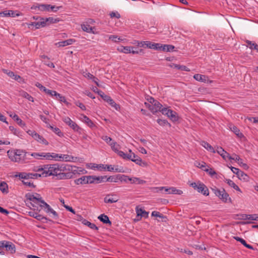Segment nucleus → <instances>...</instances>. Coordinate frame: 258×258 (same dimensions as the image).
I'll return each instance as SVG.
<instances>
[{"instance_id":"nucleus-1","label":"nucleus","mask_w":258,"mask_h":258,"mask_svg":"<svg viewBox=\"0 0 258 258\" xmlns=\"http://www.w3.org/2000/svg\"><path fill=\"white\" fill-rule=\"evenodd\" d=\"M48 165L47 170L42 172L43 176H53L56 177V179L57 180L68 179L72 178L77 172L74 169L75 166L68 164L55 163Z\"/></svg>"},{"instance_id":"nucleus-2","label":"nucleus","mask_w":258,"mask_h":258,"mask_svg":"<svg viewBox=\"0 0 258 258\" xmlns=\"http://www.w3.org/2000/svg\"><path fill=\"white\" fill-rule=\"evenodd\" d=\"M7 154L12 161L23 163L26 162V156L28 153L23 150L17 149L14 151H8Z\"/></svg>"},{"instance_id":"nucleus-3","label":"nucleus","mask_w":258,"mask_h":258,"mask_svg":"<svg viewBox=\"0 0 258 258\" xmlns=\"http://www.w3.org/2000/svg\"><path fill=\"white\" fill-rule=\"evenodd\" d=\"M211 189L215 195L223 202L227 203L229 201V202L232 203L231 199L229 197L228 194L226 192L224 188L219 189L217 187L214 186L213 188H211Z\"/></svg>"},{"instance_id":"nucleus-4","label":"nucleus","mask_w":258,"mask_h":258,"mask_svg":"<svg viewBox=\"0 0 258 258\" xmlns=\"http://www.w3.org/2000/svg\"><path fill=\"white\" fill-rule=\"evenodd\" d=\"M62 6L56 7L55 6H51L49 4H36V5H34L31 7V9L32 10H40L41 11H49L51 9L52 11L54 12H56L60 8H61Z\"/></svg>"},{"instance_id":"nucleus-5","label":"nucleus","mask_w":258,"mask_h":258,"mask_svg":"<svg viewBox=\"0 0 258 258\" xmlns=\"http://www.w3.org/2000/svg\"><path fill=\"white\" fill-rule=\"evenodd\" d=\"M25 198L27 200L31 201L30 204L34 207H35V204L38 205L41 201H43L40 195L37 193L34 194L27 193L25 195Z\"/></svg>"},{"instance_id":"nucleus-6","label":"nucleus","mask_w":258,"mask_h":258,"mask_svg":"<svg viewBox=\"0 0 258 258\" xmlns=\"http://www.w3.org/2000/svg\"><path fill=\"white\" fill-rule=\"evenodd\" d=\"M190 185L195 189L197 190L199 192L202 193L204 196H207L209 195L208 188L204 183L202 182H192L190 184Z\"/></svg>"},{"instance_id":"nucleus-7","label":"nucleus","mask_w":258,"mask_h":258,"mask_svg":"<svg viewBox=\"0 0 258 258\" xmlns=\"http://www.w3.org/2000/svg\"><path fill=\"white\" fill-rule=\"evenodd\" d=\"M151 100H153V104H150L148 103H145V104L147 107L153 113L160 111L161 107H163L162 104L157 100H155L153 98L151 97Z\"/></svg>"},{"instance_id":"nucleus-8","label":"nucleus","mask_w":258,"mask_h":258,"mask_svg":"<svg viewBox=\"0 0 258 258\" xmlns=\"http://www.w3.org/2000/svg\"><path fill=\"white\" fill-rule=\"evenodd\" d=\"M98 94L105 101L107 102L112 107H114L116 109H117L118 107H119V105L115 103L110 96L105 95L102 91H98Z\"/></svg>"},{"instance_id":"nucleus-9","label":"nucleus","mask_w":258,"mask_h":258,"mask_svg":"<svg viewBox=\"0 0 258 258\" xmlns=\"http://www.w3.org/2000/svg\"><path fill=\"white\" fill-rule=\"evenodd\" d=\"M42 173H31L26 172H20L15 175L16 177H19L21 179H27L29 178H37L42 176Z\"/></svg>"},{"instance_id":"nucleus-10","label":"nucleus","mask_w":258,"mask_h":258,"mask_svg":"<svg viewBox=\"0 0 258 258\" xmlns=\"http://www.w3.org/2000/svg\"><path fill=\"white\" fill-rule=\"evenodd\" d=\"M230 169L234 174L237 175L238 178L240 180L243 179L245 181L248 180V176L244 172L242 171L238 168L232 166L230 167Z\"/></svg>"},{"instance_id":"nucleus-11","label":"nucleus","mask_w":258,"mask_h":258,"mask_svg":"<svg viewBox=\"0 0 258 258\" xmlns=\"http://www.w3.org/2000/svg\"><path fill=\"white\" fill-rule=\"evenodd\" d=\"M63 121L69 125L72 129L76 132H80L81 131V128L77 125V124L72 120L69 117H66L63 119Z\"/></svg>"},{"instance_id":"nucleus-12","label":"nucleus","mask_w":258,"mask_h":258,"mask_svg":"<svg viewBox=\"0 0 258 258\" xmlns=\"http://www.w3.org/2000/svg\"><path fill=\"white\" fill-rule=\"evenodd\" d=\"M135 47L133 46H121L117 48V50L120 52L124 53H132L133 54L139 53L138 51L134 50Z\"/></svg>"},{"instance_id":"nucleus-13","label":"nucleus","mask_w":258,"mask_h":258,"mask_svg":"<svg viewBox=\"0 0 258 258\" xmlns=\"http://www.w3.org/2000/svg\"><path fill=\"white\" fill-rule=\"evenodd\" d=\"M31 156L37 159H46L51 160L50 153H33Z\"/></svg>"},{"instance_id":"nucleus-14","label":"nucleus","mask_w":258,"mask_h":258,"mask_svg":"<svg viewBox=\"0 0 258 258\" xmlns=\"http://www.w3.org/2000/svg\"><path fill=\"white\" fill-rule=\"evenodd\" d=\"M29 26H33L35 27V29H39L40 28L44 27L47 26L45 22L44 18H40V20L38 22H31L29 24ZM30 27V26H29Z\"/></svg>"},{"instance_id":"nucleus-15","label":"nucleus","mask_w":258,"mask_h":258,"mask_svg":"<svg viewBox=\"0 0 258 258\" xmlns=\"http://www.w3.org/2000/svg\"><path fill=\"white\" fill-rule=\"evenodd\" d=\"M118 201L116 195H107L104 199V202L105 203H116Z\"/></svg>"},{"instance_id":"nucleus-16","label":"nucleus","mask_w":258,"mask_h":258,"mask_svg":"<svg viewBox=\"0 0 258 258\" xmlns=\"http://www.w3.org/2000/svg\"><path fill=\"white\" fill-rule=\"evenodd\" d=\"M143 46L149 48L160 50V44L159 43H152L150 41H144Z\"/></svg>"},{"instance_id":"nucleus-17","label":"nucleus","mask_w":258,"mask_h":258,"mask_svg":"<svg viewBox=\"0 0 258 258\" xmlns=\"http://www.w3.org/2000/svg\"><path fill=\"white\" fill-rule=\"evenodd\" d=\"M215 151L216 152H217L220 155H221L224 160H226V158L229 157V154L221 147L217 146Z\"/></svg>"},{"instance_id":"nucleus-18","label":"nucleus","mask_w":258,"mask_h":258,"mask_svg":"<svg viewBox=\"0 0 258 258\" xmlns=\"http://www.w3.org/2000/svg\"><path fill=\"white\" fill-rule=\"evenodd\" d=\"M136 213L137 216H141L143 217H145L146 218L148 217L149 212H146L144 210L139 208V207H137L136 208Z\"/></svg>"},{"instance_id":"nucleus-19","label":"nucleus","mask_w":258,"mask_h":258,"mask_svg":"<svg viewBox=\"0 0 258 258\" xmlns=\"http://www.w3.org/2000/svg\"><path fill=\"white\" fill-rule=\"evenodd\" d=\"M75 41V39H69L64 41H60L58 43H56V45H58V47H63L66 46H68L73 44V42Z\"/></svg>"},{"instance_id":"nucleus-20","label":"nucleus","mask_w":258,"mask_h":258,"mask_svg":"<svg viewBox=\"0 0 258 258\" xmlns=\"http://www.w3.org/2000/svg\"><path fill=\"white\" fill-rule=\"evenodd\" d=\"M174 49V46L172 45L160 44V50H162L165 52H171L173 51Z\"/></svg>"},{"instance_id":"nucleus-21","label":"nucleus","mask_w":258,"mask_h":258,"mask_svg":"<svg viewBox=\"0 0 258 258\" xmlns=\"http://www.w3.org/2000/svg\"><path fill=\"white\" fill-rule=\"evenodd\" d=\"M82 119L83 121L85 122L88 126L89 127L93 128L94 127H96V125L93 122V121L87 116L85 115H82Z\"/></svg>"},{"instance_id":"nucleus-22","label":"nucleus","mask_w":258,"mask_h":258,"mask_svg":"<svg viewBox=\"0 0 258 258\" xmlns=\"http://www.w3.org/2000/svg\"><path fill=\"white\" fill-rule=\"evenodd\" d=\"M6 250L10 251L11 253H14L16 251V248L14 244L13 243L9 244V243H5L4 244V249Z\"/></svg>"},{"instance_id":"nucleus-23","label":"nucleus","mask_w":258,"mask_h":258,"mask_svg":"<svg viewBox=\"0 0 258 258\" xmlns=\"http://www.w3.org/2000/svg\"><path fill=\"white\" fill-rule=\"evenodd\" d=\"M98 218L104 224H108L109 225H111V222L109 220L108 217L104 214L100 215Z\"/></svg>"},{"instance_id":"nucleus-24","label":"nucleus","mask_w":258,"mask_h":258,"mask_svg":"<svg viewBox=\"0 0 258 258\" xmlns=\"http://www.w3.org/2000/svg\"><path fill=\"white\" fill-rule=\"evenodd\" d=\"M129 181L131 182V183H136L138 184H145L146 181L144 180L141 179L138 177H130Z\"/></svg>"},{"instance_id":"nucleus-25","label":"nucleus","mask_w":258,"mask_h":258,"mask_svg":"<svg viewBox=\"0 0 258 258\" xmlns=\"http://www.w3.org/2000/svg\"><path fill=\"white\" fill-rule=\"evenodd\" d=\"M38 142L43 144L45 145H48V142L41 136L37 133L36 135H35V138L34 139Z\"/></svg>"},{"instance_id":"nucleus-26","label":"nucleus","mask_w":258,"mask_h":258,"mask_svg":"<svg viewBox=\"0 0 258 258\" xmlns=\"http://www.w3.org/2000/svg\"><path fill=\"white\" fill-rule=\"evenodd\" d=\"M20 96L27 99L30 101L34 102V99L32 96L24 91H20Z\"/></svg>"},{"instance_id":"nucleus-27","label":"nucleus","mask_w":258,"mask_h":258,"mask_svg":"<svg viewBox=\"0 0 258 258\" xmlns=\"http://www.w3.org/2000/svg\"><path fill=\"white\" fill-rule=\"evenodd\" d=\"M194 78L197 81H200L202 82H206L207 80L208 77L205 75L201 74H195L194 76Z\"/></svg>"},{"instance_id":"nucleus-28","label":"nucleus","mask_w":258,"mask_h":258,"mask_svg":"<svg viewBox=\"0 0 258 258\" xmlns=\"http://www.w3.org/2000/svg\"><path fill=\"white\" fill-rule=\"evenodd\" d=\"M0 190L3 194L9 192L8 185L5 181H2L0 183Z\"/></svg>"},{"instance_id":"nucleus-29","label":"nucleus","mask_w":258,"mask_h":258,"mask_svg":"<svg viewBox=\"0 0 258 258\" xmlns=\"http://www.w3.org/2000/svg\"><path fill=\"white\" fill-rule=\"evenodd\" d=\"M81 28L82 30L85 32L95 34V32L93 31V29L94 28L91 27L89 25L82 24L81 25Z\"/></svg>"},{"instance_id":"nucleus-30","label":"nucleus","mask_w":258,"mask_h":258,"mask_svg":"<svg viewBox=\"0 0 258 258\" xmlns=\"http://www.w3.org/2000/svg\"><path fill=\"white\" fill-rule=\"evenodd\" d=\"M44 20L45 23H46V25H49L50 24H54L57 23L59 21V19L58 18H53L52 17H49L44 18Z\"/></svg>"},{"instance_id":"nucleus-31","label":"nucleus","mask_w":258,"mask_h":258,"mask_svg":"<svg viewBox=\"0 0 258 258\" xmlns=\"http://www.w3.org/2000/svg\"><path fill=\"white\" fill-rule=\"evenodd\" d=\"M170 67L181 71H185L187 72L190 71V70L188 68L183 65H179L173 63L172 65H170Z\"/></svg>"},{"instance_id":"nucleus-32","label":"nucleus","mask_w":258,"mask_h":258,"mask_svg":"<svg viewBox=\"0 0 258 258\" xmlns=\"http://www.w3.org/2000/svg\"><path fill=\"white\" fill-rule=\"evenodd\" d=\"M168 117H169L173 121H176L178 120L177 113L172 110L169 112V114Z\"/></svg>"},{"instance_id":"nucleus-33","label":"nucleus","mask_w":258,"mask_h":258,"mask_svg":"<svg viewBox=\"0 0 258 258\" xmlns=\"http://www.w3.org/2000/svg\"><path fill=\"white\" fill-rule=\"evenodd\" d=\"M202 145L206 148L207 150L212 152V153H216V151L214 149V148L210 145L208 143L203 141L202 142Z\"/></svg>"},{"instance_id":"nucleus-34","label":"nucleus","mask_w":258,"mask_h":258,"mask_svg":"<svg viewBox=\"0 0 258 258\" xmlns=\"http://www.w3.org/2000/svg\"><path fill=\"white\" fill-rule=\"evenodd\" d=\"M226 182L230 186L233 187L236 190L241 192V190H240L238 186L232 180L229 179H226Z\"/></svg>"},{"instance_id":"nucleus-35","label":"nucleus","mask_w":258,"mask_h":258,"mask_svg":"<svg viewBox=\"0 0 258 258\" xmlns=\"http://www.w3.org/2000/svg\"><path fill=\"white\" fill-rule=\"evenodd\" d=\"M74 182L77 185L86 184V175L82 176L80 178L75 179Z\"/></svg>"},{"instance_id":"nucleus-36","label":"nucleus","mask_w":258,"mask_h":258,"mask_svg":"<svg viewBox=\"0 0 258 258\" xmlns=\"http://www.w3.org/2000/svg\"><path fill=\"white\" fill-rule=\"evenodd\" d=\"M82 223L84 225L88 226L89 227H90L92 229L95 230H97L98 229V228L96 226L95 224L90 222L89 221H87L86 219H84Z\"/></svg>"},{"instance_id":"nucleus-37","label":"nucleus","mask_w":258,"mask_h":258,"mask_svg":"<svg viewBox=\"0 0 258 258\" xmlns=\"http://www.w3.org/2000/svg\"><path fill=\"white\" fill-rule=\"evenodd\" d=\"M195 165L199 168H201L203 171L206 172H209V169L206 168V164L204 162H202V163L196 161L195 163Z\"/></svg>"},{"instance_id":"nucleus-38","label":"nucleus","mask_w":258,"mask_h":258,"mask_svg":"<svg viewBox=\"0 0 258 258\" xmlns=\"http://www.w3.org/2000/svg\"><path fill=\"white\" fill-rule=\"evenodd\" d=\"M246 43L249 46L250 49L256 50V52H258V45L256 43L249 40H246Z\"/></svg>"},{"instance_id":"nucleus-39","label":"nucleus","mask_w":258,"mask_h":258,"mask_svg":"<svg viewBox=\"0 0 258 258\" xmlns=\"http://www.w3.org/2000/svg\"><path fill=\"white\" fill-rule=\"evenodd\" d=\"M10 116L12 117L15 121H16L19 125L21 126L25 125V123L23 122V121L19 117L17 114H10Z\"/></svg>"},{"instance_id":"nucleus-40","label":"nucleus","mask_w":258,"mask_h":258,"mask_svg":"<svg viewBox=\"0 0 258 258\" xmlns=\"http://www.w3.org/2000/svg\"><path fill=\"white\" fill-rule=\"evenodd\" d=\"M118 181H120L121 182H127V181H129L130 177L127 175L124 174H118Z\"/></svg>"},{"instance_id":"nucleus-41","label":"nucleus","mask_w":258,"mask_h":258,"mask_svg":"<svg viewBox=\"0 0 258 258\" xmlns=\"http://www.w3.org/2000/svg\"><path fill=\"white\" fill-rule=\"evenodd\" d=\"M48 166V164H47V165H43L42 166H39V167H35L33 169V171H35V172L42 171V172H43L45 170H47V166Z\"/></svg>"},{"instance_id":"nucleus-42","label":"nucleus","mask_w":258,"mask_h":258,"mask_svg":"<svg viewBox=\"0 0 258 258\" xmlns=\"http://www.w3.org/2000/svg\"><path fill=\"white\" fill-rule=\"evenodd\" d=\"M63 154H58L54 153H50L51 159H54L56 161H60L59 159H62Z\"/></svg>"},{"instance_id":"nucleus-43","label":"nucleus","mask_w":258,"mask_h":258,"mask_svg":"<svg viewBox=\"0 0 258 258\" xmlns=\"http://www.w3.org/2000/svg\"><path fill=\"white\" fill-rule=\"evenodd\" d=\"M117 154L122 157L124 159H131V155H129V154L124 153L123 151H119L117 153Z\"/></svg>"},{"instance_id":"nucleus-44","label":"nucleus","mask_w":258,"mask_h":258,"mask_svg":"<svg viewBox=\"0 0 258 258\" xmlns=\"http://www.w3.org/2000/svg\"><path fill=\"white\" fill-rule=\"evenodd\" d=\"M74 159V157L71 156H69L68 155H64L63 154L62 159H59L60 161H72L73 159Z\"/></svg>"},{"instance_id":"nucleus-45","label":"nucleus","mask_w":258,"mask_h":258,"mask_svg":"<svg viewBox=\"0 0 258 258\" xmlns=\"http://www.w3.org/2000/svg\"><path fill=\"white\" fill-rule=\"evenodd\" d=\"M49 126L50 128L58 136L61 137L63 136L62 133L61 132L59 128L58 127H53V126H51L50 124H49Z\"/></svg>"},{"instance_id":"nucleus-46","label":"nucleus","mask_w":258,"mask_h":258,"mask_svg":"<svg viewBox=\"0 0 258 258\" xmlns=\"http://www.w3.org/2000/svg\"><path fill=\"white\" fill-rule=\"evenodd\" d=\"M107 181L117 182L118 181V175L115 176H110L106 179Z\"/></svg>"},{"instance_id":"nucleus-47","label":"nucleus","mask_w":258,"mask_h":258,"mask_svg":"<svg viewBox=\"0 0 258 258\" xmlns=\"http://www.w3.org/2000/svg\"><path fill=\"white\" fill-rule=\"evenodd\" d=\"M86 184H91V183H95V179H94V176H91V175L86 176Z\"/></svg>"},{"instance_id":"nucleus-48","label":"nucleus","mask_w":258,"mask_h":258,"mask_svg":"<svg viewBox=\"0 0 258 258\" xmlns=\"http://www.w3.org/2000/svg\"><path fill=\"white\" fill-rule=\"evenodd\" d=\"M192 246L194 248H195V249H198V250H206V247L203 243H202L200 245L198 244H194V245H192Z\"/></svg>"},{"instance_id":"nucleus-49","label":"nucleus","mask_w":258,"mask_h":258,"mask_svg":"<svg viewBox=\"0 0 258 258\" xmlns=\"http://www.w3.org/2000/svg\"><path fill=\"white\" fill-rule=\"evenodd\" d=\"M152 216L159 217L162 219H166V216H164L162 214H161L160 212L155 211H153L152 212Z\"/></svg>"},{"instance_id":"nucleus-50","label":"nucleus","mask_w":258,"mask_h":258,"mask_svg":"<svg viewBox=\"0 0 258 258\" xmlns=\"http://www.w3.org/2000/svg\"><path fill=\"white\" fill-rule=\"evenodd\" d=\"M110 146L111 147V149L116 153H118L119 151L118 148L119 146L117 144L116 142H112L110 144Z\"/></svg>"},{"instance_id":"nucleus-51","label":"nucleus","mask_w":258,"mask_h":258,"mask_svg":"<svg viewBox=\"0 0 258 258\" xmlns=\"http://www.w3.org/2000/svg\"><path fill=\"white\" fill-rule=\"evenodd\" d=\"M231 130L239 137H241L243 136V135L240 132L239 129L236 127L235 126H233L232 128H231Z\"/></svg>"},{"instance_id":"nucleus-52","label":"nucleus","mask_w":258,"mask_h":258,"mask_svg":"<svg viewBox=\"0 0 258 258\" xmlns=\"http://www.w3.org/2000/svg\"><path fill=\"white\" fill-rule=\"evenodd\" d=\"M157 121L159 125L162 126H165L166 125H170V123L165 119H158Z\"/></svg>"},{"instance_id":"nucleus-53","label":"nucleus","mask_w":258,"mask_h":258,"mask_svg":"<svg viewBox=\"0 0 258 258\" xmlns=\"http://www.w3.org/2000/svg\"><path fill=\"white\" fill-rule=\"evenodd\" d=\"M46 94L50 95L51 96H59V93L56 92L55 91H52L49 89L46 90V91L45 92Z\"/></svg>"},{"instance_id":"nucleus-54","label":"nucleus","mask_w":258,"mask_h":258,"mask_svg":"<svg viewBox=\"0 0 258 258\" xmlns=\"http://www.w3.org/2000/svg\"><path fill=\"white\" fill-rule=\"evenodd\" d=\"M95 183H99L102 182V178H106V176H94Z\"/></svg>"},{"instance_id":"nucleus-55","label":"nucleus","mask_w":258,"mask_h":258,"mask_svg":"<svg viewBox=\"0 0 258 258\" xmlns=\"http://www.w3.org/2000/svg\"><path fill=\"white\" fill-rule=\"evenodd\" d=\"M229 160H235L236 161H237L238 163V164H240V161H242V160L239 158V157L235 154L234 155V157H232L231 156H230V155H229V157L228 158Z\"/></svg>"},{"instance_id":"nucleus-56","label":"nucleus","mask_w":258,"mask_h":258,"mask_svg":"<svg viewBox=\"0 0 258 258\" xmlns=\"http://www.w3.org/2000/svg\"><path fill=\"white\" fill-rule=\"evenodd\" d=\"M170 111L171 109H168L167 108L162 107L160 112H161L163 114L166 115L168 116Z\"/></svg>"},{"instance_id":"nucleus-57","label":"nucleus","mask_w":258,"mask_h":258,"mask_svg":"<svg viewBox=\"0 0 258 258\" xmlns=\"http://www.w3.org/2000/svg\"><path fill=\"white\" fill-rule=\"evenodd\" d=\"M55 98L56 99L58 100L60 102H64L66 104H68V102L67 101L65 97L62 96L59 93V96H56Z\"/></svg>"},{"instance_id":"nucleus-58","label":"nucleus","mask_w":258,"mask_h":258,"mask_svg":"<svg viewBox=\"0 0 258 258\" xmlns=\"http://www.w3.org/2000/svg\"><path fill=\"white\" fill-rule=\"evenodd\" d=\"M178 250H179V251L181 252H184L188 255H192L193 254L192 252L188 249H182L178 248Z\"/></svg>"},{"instance_id":"nucleus-59","label":"nucleus","mask_w":258,"mask_h":258,"mask_svg":"<svg viewBox=\"0 0 258 258\" xmlns=\"http://www.w3.org/2000/svg\"><path fill=\"white\" fill-rule=\"evenodd\" d=\"M35 86L38 87L41 91H43L44 92H45L47 89L44 87L42 85H41L40 83L37 82L35 84Z\"/></svg>"},{"instance_id":"nucleus-60","label":"nucleus","mask_w":258,"mask_h":258,"mask_svg":"<svg viewBox=\"0 0 258 258\" xmlns=\"http://www.w3.org/2000/svg\"><path fill=\"white\" fill-rule=\"evenodd\" d=\"M10 130L15 135H18L19 134V131L15 128L13 126H9Z\"/></svg>"},{"instance_id":"nucleus-61","label":"nucleus","mask_w":258,"mask_h":258,"mask_svg":"<svg viewBox=\"0 0 258 258\" xmlns=\"http://www.w3.org/2000/svg\"><path fill=\"white\" fill-rule=\"evenodd\" d=\"M75 104L76 105V106L80 107L82 110H86V107L84 105V104H83L82 103H81L79 101H77L75 102Z\"/></svg>"},{"instance_id":"nucleus-62","label":"nucleus","mask_w":258,"mask_h":258,"mask_svg":"<svg viewBox=\"0 0 258 258\" xmlns=\"http://www.w3.org/2000/svg\"><path fill=\"white\" fill-rule=\"evenodd\" d=\"M249 220L258 221V214L249 215Z\"/></svg>"},{"instance_id":"nucleus-63","label":"nucleus","mask_w":258,"mask_h":258,"mask_svg":"<svg viewBox=\"0 0 258 258\" xmlns=\"http://www.w3.org/2000/svg\"><path fill=\"white\" fill-rule=\"evenodd\" d=\"M101 139L105 141L107 144L111 143L110 142L112 141V139L108 136H103L101 137Z\"/></svg>"},{"instance_id":"nucleus-64","label":"nucleus","mask_w":258,"mask_h":258,"mask_svg":"<svg viewBox=\"0 0 258 258\" xmlns=\"http://www.w3.org/2000/svg\"><path fill=\"white\" fill-rule=\"evenodd\" d=\"M10 12L9 10L0 12V17H9Z\"/></svg>"}]
</instances>
